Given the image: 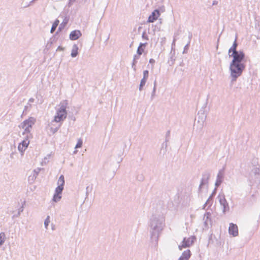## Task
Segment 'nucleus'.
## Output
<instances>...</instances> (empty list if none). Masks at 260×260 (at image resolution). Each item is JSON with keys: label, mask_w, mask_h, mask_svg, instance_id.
Wrapping results in <instances>:
<instances>
[{"label": "nucleus", "mask_w": 260, "mask_h": 260, "mask_svg": "<svg viewBox=\"0 0 260 260\" xmlns=\"http://www.w3.org/2000/svg\"><path fill=\"white\" fill-rule=\"evenodd\" d=\"M142 37L144 40H148V37L146 36V32L144 31L142 34Z\"/></svg>", "instance_id": "38"}, {"label": "nucleus", "mask_w": 260, "mask_h": 260, "mask_svg": "<svg viewBox=\"0 0 260 260\" xmlns=\"http://www.w3.org/2000/svg\"><path fill=\"white\" fill-rule=\"evenodd\" d=\"M211 213L209 212H206L205 215H204V218H205L206 216H209L210 217L211 216Z\"/></svg>", "instance_id": "45"}, {"label": "nucleus", "mask_w": 260, "mask_h": 260, "mask_svg": "<svg viewBox=\"0 0 260 260\" xmlns=\"http://www.w3.org/2000/svg\"><path fill=\"white\" fill-rule=\"evenodd\" d=\"M55 121L52 120L50 123L48 124V127L50 130V132L53 134H55L61 126V124H54Z\"/></svg>", "instance_id": "10"}, {"label": "nucleus", "mask_w": 260, "mask_h": 260, "mask_svg": "<svg viewBox=\"0 0 260 260\" xmlns=\"http://www.w3.org/2000/svg\"><path fill=\"white\" fill-rule=\"evenodd\" d=\"M191 256V252L189 249L184 251L178 260H188Z\"/></svg>", "instance_id": "13"}, {"label": "nucleus", "mask_w": 260, "mask_h": 260, "mask_svg": "<svg viewBox=\"0 0 260 260\" xmlns=\"http://www.w3.org/2000/svg\"><path fill=\"white\" fill-rule=\"evenodd\" d=\"M34 102V99H33V98L29 99V100L28 101L29 103H33Z\"/></svg>", "instance_id": "49"}, {"label": "nucleus", "mask_w": 260, "mask_h": 260, "mask_svg": "<svg viewBox=\"0 0 260 260\" xmlns=\"http://www.w3.org/2000/svg\"><path fill=\"white\" fill-rule=\"evenodd\" d=\"M169 134H170V132H169V131H168V134L169 135Z\"/></svg>", "instance_id": "57"}, {"label": "nucleus", "mask_w": 260, "mask_h": 260, "mask_svg": "<svg viewBox=\"0 0 260 260\" xmlns=\"http://www.w3.org/2000/svg\"><path fill=\"white\" fill-rule=\"evenodd\" d=\"M167 140H166L165 142L163 143L162 144V147L163 148L164 147H165V151H166L167 150Z\"/></svg>", "instance_id": "40"}, {"label": "nucleus", "mask_w": 260, "mask_h": 260, "mask_svg": "<svg viewBox=\"0 0 260 260\" xmlns=\"http://www.w3.org/2000/svg\"><path fill=\"white\" fill-rule=\"evenodd\" d=\"M68 102L66 100L60 102L59 106V108L57 109L56 115L53 120L56 123L63 121L67 117V112L66 111Z\"/></svg>", "instance_id": "3"}, {"label": "nucleus", "mask_w": 260, "mask_h": 260, "mask_svg": "<svg viewBox=\"0 0 260 260\" xmlns=\"http://www.w3.org/2000/svg\"><path fill=\"white\" fill-rule=\"evenodd\" d=\"M58 186H60L62 187L64 186V178L63 175H61L59 177V179L57 181Z\"/></svg>", "instance_id": "17"}, {"label": "nucleus", "mask_w": 260, "mask_h": 260, "mask_svg": "<svg viewBox=\"0 0 260 260\" xmlns=\"http://www.w3.org/2000/svg\"><path fill=\"white\" fill-rule=\"evenodd\" d=\"M29 138L30 137H27L26 136L25 139L21 143H20L19 144H20L22 145H23V146H25V148H27L28 146V145L29 144Z\"/></svg>", "instance_id": "19"}, {"label": "nucleus", "mask_w": 260, "mask_h": 260, "mask_svg": "<svg viewBox=\"0 0 260 260\" xmlns=\"http://www.w3.org/2000/svg\"><path fill=\"white\" fill-rule=\"evenodd\" d=\"M5 233L3 232H2L0 233V240H3V239H5Z\"/></svg>", "instance_id": "41"}, {"label": "nucleus", "mask_w": 260, "mask_h": 260, "mask_svg": "<svg viewBox=\"0 0 260 260\" xmlns=\"http://www.w3.org/2000/svg\"><path fill=\"white\" fill-rule=\"evenodd\" d=\"M216 188L214 189V191H213L212 193L211 194H213V196H214L215 192H216Z\"/></svg>", "instance_id": "51"}, {"label": "nucleus", "mask_w": 260, "mask_h": 260, "mask_svg": "<svg viewBox=\"0 0 260 260\" xmlns=\"http://www.w3.org/2000/svg\"><path fill=\"white\" fill-rule=\"evenodd\" d=\"M140 56V55H139L138 54L134 55V57H133V60L137 61V60L139 59Z\"/></svg>", "instance_id": "39"}, {"label": "nucleus", "mask_w": 260, "mask_h": 260, "mask_svg": "<svg viewBox=\"0 0 260 260\" xmlns=\"http://www.w3.org/2000/svg\"><path fill=\"white\" fill-rule=\"evenodd\" d=\"M164 226L165 217L163 214H153L149 222V231L152 240L155 241L157 240Z\"/></svg>", "instance_id": "2"}, {"label": "nucleus", "mask_w": 260, "mask_h": 260, "mask_svg": "<svg viewBox=\"0 0 260 260\" xmlns=\"http://www.w3.org/2000/svg\"><path fill=\"white\" fill-rule=\"evenodd\" d=\"M156 89V81L154 82V87L151 95V100L152 101L155 96V92Z\"/></svg>", "instance_id": "22"}, {"label": "nucleus", "mask_w": 260, "mask_h": 260, "mask_svg": "<svg viewBox=\"0 0 260 260\" xmlns=\"http://www.w3.org/2000/svg\"><path fill=\"white\" fill-rule=\"evenodd\" d=\"M41 169V168H37L36 169H35L34 170V175H33V177L35 178H36L38 175L39 174V172H40Z\"/></svg>", "instance_id": "30"}, {"label": "nucleus", "mask_w": 260, "mask_h": 260, "mask_svg": "<svg viewBox=\"0 0 260 260\" xmlns=\"http://www.w3.org/2000/svg\"><path fill=\"white\" fill-rule=\"evenodd\" d=\"M159 15V11L157 9L155 10L153 12H152V14L149 16L147 21L148 22H153L158 18Z\"/></svg>", "instance_id": "9"}, {"label": "nucleus", "mask_w": 260, "mask_h": 260, "mask_svg": "<svg viewBox=\"0 0 260 260\" xmlns=\"http://www.w3.org/2000/svg\"><path fill=\"white\" fill-rule=\"evenodd\" d=\"M223 176H224L223 170L222 169V170H219L218 171V174L217 175L216 181V182L215 184V185L216 187L219 186L221 184V183H222V182L223 181Z\"/></svg>", "instance_id": "11"}, {"label": "nucleus", "mask_w": 260, "mask_h": 260, "mask_svg": "<svg viewBox=\"0 0 260 260\" xmlns=\"http://www.w3.org/2000/svg\"><path fill=\"white\" fill-rule=\"evenodd\" d=\"M35 122V118L30 117L28 119L24 120L19 125V127L24 129V132L22 133L23 135H26L27 137H31V134H30V131Z\"/></svg>", "instance_id": "4"}, {"label": "nucleus", "mask_w": 260, "mask_h": 260, "mask_svg": "<svg viewBox=\"0 0 260 260\" xmlns=\"http://www.w3.org/2000/svg\"><path fill=\"white\" fill-rule=\"evenodd\" d=\"M75 1L76 0H69V6H71Z\"/></svg>", "instance_id": "42"}, {"label": "nucleus", "mask_w": 260, "mask_h": 260, "mask_svg": "<svg viewBox=\"0 0 260 260\" xmlns=\"http://www.w3.org/2000/svg\"><path fill=\"white\" fill-rule=\"evenodd\" d=\"M137 63V61L134 60L133 61L132 67L133 69V70L135 71L136 70V64Z\"/></svg>", "instance_id": "36"}, {"label": "nucleus", "mask_w": 260, "mask_h": 260, "mask_svg": "<svg viewBox=\"0 0 260 260\" xmlns=\"http://www.w3.org/2000/svg\"><path fill=\"white\" fill-rule=\"evenodd\" d=\"M27 106H25V107H24V110H26V109H27Z\"/></svg>", "instance_id": "55"}, {"label": "nucleus", "mask_w": 260, "mask_h": 260, "mask_svg": "<svg viewBox=\"0 0 260 260\" xmlns=\"http://www.w3.org/2000/svg\"><path fill=\"white\" fill-rule=\"evenodd\" d=\"M136 179L139 181H143L144 180V176L142 174H138Z\"/></svg>", "instance_id": "31"}, {"label": "nucleus", "mask_w": 260, "mask_h": 260, "mask_svg": "<svg viewBox=\"0 0 260 260\" xmlns=\"http://www.w3.org/2000/svg\"><path fill=\"white\" fill-rule=\"evenodd\" d=\"M68 20L64 19L63 22L59 25L57 31H61L62 29H63L67 25V24L68 23Z\"/></svg>", "instance_id": "20"}, {"label": "nucleus", "mask_w": 260, "mask_h": 260, "mask_svg": "<svg viewBox=\"0 0 260 260\" xmlns=\"http://www.w3.org/2000/svg\"><path fill=\"white\" fill-rule=\"evenodd\" d=\"M59 21L58 20H57V19L54 22V23H53V24L52 25L51 30H50L51 33H53L55 30V29H56L57 26L59 24Z\"/></svg>", "instance_id": "18"}, {"label": "nucleus", "mask_w": 260, "mask_h": 260, "mask_svg": "<svg viewBox=\"0 0 260 260\" xmlns=\"http://www.w3.org/2000/svg\"><path fill=\"white\" fill-rule=\"evenodd\" d=\"M237 46L238 44L237 43V38H236L232 46L229 50V55H230L231 52L235 54L236 52L239 51L237 50Z\"/></svg>", "instance_id": "14"}, {"label": "nucleus", "mask_w": 260, "mask_h": 260, "mask_svg": "<svg viewBox=\"0 0 260 260\" xmlns=\"http://www.w3.org/2000/svg\"><path fill=\"white\" fill-rule=\"evenodd\" d=\"M63 189V187H62L60 186H58L55 188V193H57V194H61Z\"/></svg>", "instance_id": "25"}, {"label": "nucleus", "mask_w": 260, "mask_h": 260, "mask_svg": "<svg viewBox=\"0 0 260 260\" xmlns=\"http://www.w3.org/2000/svg\"><path fill=\"white\" fill-rule=\"evenodd\" d=\"M78 47L77 45L74 44L72 47V52H71V55L72 57H75L77 56V55L78 54Z\"/></svg>", "instance_id": "15"}, {"label": "nucleus", "mask_w": 260, "mask_h": 260, "mask_svg": "<svg viewBox=\"0 0 260 260\" xmlns=\"http://www.w3.org/2000/svg\"><path fill=\"white\" fill-rule=\"evenodd\" d=\"M213 194H211L210 197L208 198L207 201L205 203L204 207L203 208V209H205V207L207 205H209V206H211L212 204V200H213Z\"/></svg>", "instance_id": "16"}, {"label": "nucleus", "mask_w": 260, "mask_h": 260, "mask_svg": "<svg viewBox=\"0 0 260 260\" xmlns=\"http://www.w3.org/2000/svg\"><path fill=\"white\" fill-rule=\"evenodd\" d=\"M218 199L220 205L222 207V212L225 214L226 212H229L230 207L224 195L223 194L218 195Z\"/></svg>", "instance_id": "6"}, {"label": "nucleus", "mask_w": 260, "mask_h": 260, "mask_svg": "<svg viewBox=\"0 0 260 260\" xmlns=\"http://www.w3.org/2000/svg\"><path fill=\"white\" fill-rule=\"evenodd\" d=\"M229 233L233 237H236L238 235V226L233 223H230L229 228Z\"/></svg>", "instance_id": "8"}, {"label": "nucleus", "mask_w": 260, "mask_h": 260, "mask_svg": "<svg viewBox=\"0 0 260 260\" xmlns=\"http://www.w3.org/2000/svg\"><path fill=\"white\" fill-rule=\"evenodd\" d=\"M196 240V237L194 236H191L188 238H184L181 245L178 246L179 249L181 250L183 248L189 247L194 243Z\"/></svg>", "instance_id": "5"}, {"label": "nucleus", "mask_w": 260, "mask_h": 260, "mask_svg": "<svg viewBox=\"0 0 260 260\" xmlns=\"http://www.w3.org/2000/svg\"><path fill=\"white\" fill-rule=\"evenodd\" d=\"M59 49H61V48H60V47H58V48L57 49V50H59Z\"/></svg>", "instance_id": "54"}, {"label": "nucleus", "mask_w": 260, "mask_h": 260, "mask_svg": "<svg viewBox=\"0 0 260 260\" xmlns=\"http://www.w3.org/2000/svg\"><path fill=\"white\" fill-rule=\"evenodd\" d=\"M5 242V239L0 240V246H1Z\"/></svg>", "instance_id": "47"}, {"label": "nucleus", "mask_w": 260, "mask_h": 260, "mask_svg": "<svg viewBox=\"0 0 260 260\" xmlns=\"http://www.w3.org/2000/svg\"><path fill=\"white\" fill-rule=\"evenodd\" d=\"M204 220H205L204 223L206 225H208V224H211V219L209 216H206L205 219L204 218Z\"/></svg>", "instance_id": "27"}, {"label": "nucleus", "mask_w": 260, "mask_h": 260, "mask_svg": "<svg viewBox=\"0 0 260 260\" xmlns=\"http://www.w3.org/2000/svg\"><path fill=\"white\" fill-rule=\"evenodd\" d=\"M147 80L146 79H144V78H142L141 80V82H140V85H139V90L140 91H141L143 89V87L145 86V84H146V82L147 81Z\"/></svg>", "instance_id": "23"}, {"label": "nucleus", "mask_w": 260, "mask_h": 260, "mask_svg": "<svg viewBox=\"0 0 260 260\" xmlns=\"http://www.w3.org/2000/svg\"><path fill=\"white\" fill-rule=\"evenodd\" d=\"M89 186H87L86 187V196H88V191H89Z\"/></svg>", "instance_id": "50"}, {"label": "nucleus", "mask_w": 260, "mask_h": 260, "mask_svg": "<svg viewBox=\"0 0 260 260\" xmlns=\"http://www.w3.org/2000/svg\"><path fill=\"white\" fill-rule=\"evenodd\" d=\"M83 142L82 140L80 138L79 139L77 142V143L75 146V148H81L82 146Z\"/></svg>", "instance_id": "29"}, {"label": "nucleus", "mask_w": 260, "mask_h": 260, "mask_svg": "<svg viewBox=\"0 0 260 260\" xmlns=\"http://www.w3.org/2000/svg\"><path fill=\"white\" fill-rule=\"evenodd\" d=\"M216 188L214 189V191H213L212 193L211 194H213V196H214L215 192H216Z\"/></svg>", "instance_id": "52"}, {"label": "nucleus", "mask_w": 260, "mask_h": 260, "mask_svg": "<svg viewBox=\"0 0 260 260\" xmlns=\"http://www.w3.org/2000/svg\"><path fill=\"white\" fill-rule=\"evenodd\" d=\"M27 148H25V146L21 145L20 144H19L18 146V150L23 154V152L25 151Z\"/></svg>", "instance_id": "26"}, {"label": "nucleus", "mask_w": 260, "mask_h": 260, "mask_svg": "<svg viewBox=\"0 0 260 260\" xmlns=\"http://www.w3.org/2000/svg\"><path fill=\"white\" fill-rule=\"evenodd\" d=\"M230 57H233V59L230 63V70L232 81H235L236 79L241 76L244 71L245 65L243 62L245 58V54L242 51L229 55Z\"/></svg>", "instance_id": "1"}, {"label": "nucleus", "mask_w": 260, "mask_h": 260, "mask_svg": "<svg viewBox=\"0 0 260 260\" xmlns=\"http://www.w3.org/2000/svg\"><path fill=\"white\" fill-rule=\"evenodd\" d=\"M175 41L176 40L174 39L173 41V43L172 44V46H173V45H175Z\"/></svg>", "instance_id": "53"}, {"label": "nucleus", "mask_w": 260, "mask_h": 260, "mask_svg": "<svg viewBox=\"0 0 260 260\" xmlns=\"http://www.w3.org/2000/svg\"><path fill=\"white\" fill-rule=\"evenodd\" d=\"M210 177V174L207 172H205L203 174L201 181L199 187V191H201L202 188L206 187H208V180Z\"/></svg>", "instance_id": "7"}, {"label": "nucleus", "mask_w": 260, "mask_h": 260, "mask_svg": "<svg viewBox=\"0 0 260 260\" xmlns=\"http://www.w3.org/2000/svg\"><path fill=\"white\" fill-rule=\"evenodd\" d=\"M50 223V216H47L46 218L45 219L44 221V225L46 229H48V226L49 225V223Z\"/></svg>", "instance_id": "28"}, {"label": "nucleus", "mask_w": 260, "mask_h": 260, "mask_svg": "<svg viewBox=\"0 0 260 260\" xmlns=\"http://www.w3.org/2000/svg\"><path fill=\"white\" fill-rule=\"evenodd\" d=\"M192 33L189 32L188 34V39H189L188 41H189L190 42V40L192 38Z\"/></svg>", "instance_id": "44"}, {"label": "nucleus", "mask_w": 260, "mask_h": 260, "mask_svg": "<svg viewBox=\"0 0 260 260\" xmlns=\"http://www.w3.org/2000/svg\"><path fill=\"white\" fill-rule=\"evenodd\" d=\"M170 59L172 61L171 62V64H173L174 63V62L175 61V58L174 57V56L173 55H171V56L170 57Z\"/></svg>", "instance_id": "43"}, {"label": "nucleus", "mask_w": 260, "mask_h": 260, "mask_svg": "<svg viewBox=\"0 0 260 260\" xmlns=\"http://www.w3.org/2000/svg\"><path fill=\"white\" fill-rule=\"evenodd\" d=\"M24 204H25V202H24L23 204H22V206L18 209V215H20L21 213L23 212V209H24L23 205Z\"/></svg>", "instance_id": "35"}, {"label": "nucleus", "mask_w": 260, "mask_h": 260, "mask_svg": "<svg viewBox=\"0 0 260 260\" xmlns=\"http://www.w3.org/2000/svg\"><path fill=\"white\" fill-rule=\"evenodd\" d=\"M61 199V196L60 194L54 193L53 197L52 200L55 202H57Z\"/></svg>", "instance_id": "21"}, {"label": "nucleus", "mask_w": 260, "mask_h": 260, "mask_svg": "<svg viewBox=\"0 0 260 260\" xmlns=\"http://www.w3.org/2000/svg\"><path fill=\"white\" fill-rule=\"evenodd\" d=\"M144 49L143 48H140L138 47L137 53L139 55H141L142 54L143 52H144Z\"/></svg>", "instance_id": "32"}, {"label": "nucleus", "mask_w": 260, "mask_h": 260, "mask_svg": "<svg viewBox=\"0 0 260 260\" xmlns=\"http://www.w3.org/2000/svg\"><path fill=\"white\" fill-rule=\"evenodd\" d=\"M218 4V2L217 1H214L212 3V5H216Z\"/></svg>", "instance_id": "48"}, {"label": "nucleus", "mask_w": 260, "mask_h": 260, "mask_svg": "<svg viewBox=\"0 0 260 260\" xmlns=\"http://www.w3.org/2000/svg\"><path fill=\"white\" fill-rule=\"evenodd\" d=\"M149 72L148 70H145L143 71V78L147 79L148 78Z\"/></svg>", "instance_id": "33"}, {"label": "nucleus", "mask_w": 260, "mask_h": 260, "mask_svg": "<svg viewBox=\"0 0 260 260\" xmlns=\"http://www.w3.org/2000/svg\"><path fill=\"white\" fill-rule=\"evenodd\" d=\"M82 36L81 31L79 30H75L70 34V39L71 40H76Z\"/></svg>", "instance_id": "12"}, {"label": "nucleus", "mask_w": 260, "mask_h": 260, "mask_svg": "<svg viewBox=\"0 0 260 260\" xmlns=\"http://www.w3.org/2000/svg\"><path fill=\"white\" fill-rule=\"evenodd\" d=\"M189 44H190V42L188 41L187 44L184 47V50L183 51V54L186 53L187 52V51L188 49Z\"/></svg>", "instance_id": "34"}, {"label": "nucleus", "mask_w": 260, "mask_h": 260, "mask_svg": "<svg viewBox=\"0 0 260 260\" xmlns=\"http://www.w3.org/2000/svg\"><path fill=\"white\" fill-rule=\"evenodd\" d=\"M155 62V60L154 59L151 58L149 60V63L151 64H153Z\"/></svg>", "instance_id": "46"}, {"label": "nucleus", "mask_w": 260, "mask_h": 260, "mask_svg": "<svg viewBox=\"0 0 260 260\" xmlns=\"http://www.w3.org/2000/svg\"><path fill=\"white\" fill-rule=\"evenodd\" d=\"M13 155V154H11V157H13V155Z\"/></svg>", "instance_id": "56"}, {"label": "nucleus", "mask_w": 260, "mask_h": 260, "mask_svg": "<svg viewBox=\"0 0 260 260\" xmlns=\"http://www.w3.org/2000/svg\"><path fill=\"white\" fill-rule=\"evenodd\" d=\"M147 44V43H140L139 47L140 48H143L144 49L145 48V47L146 46Z\"/></svg>", "instance_id": "37"}, {"label": "nucleus", "mask_w": 260, "mask_h": 260, "mask_svg": "<svg viewBox=\"0 0 260 260\" xmlns=\"http://www.w3.org/2000/svg\"><path fill=\"white\" fill-rule=\"evenodd\" d=\"M251 172L255 175H259L260 174V169L257 167H254L252 169Z\"/></svg>", "instance_id": "24"}]
</instances>
